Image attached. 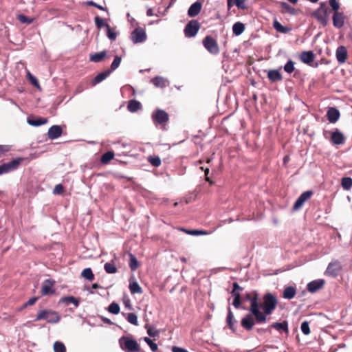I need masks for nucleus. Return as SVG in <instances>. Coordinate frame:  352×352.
<instances>
[{
	"label": "nucleus",
	"instance_id": "1",
	"mask_svg": "<svg viewBox=\"0 0 352 352\" xmlns=\"http://www.w3.org/2000/svg\"><path fill=\"white\" fill-rule=\"evenodd\" d=\"M263 302L262 303L258 302V310L263 309V311H261L263 318L260 320L256 318L257 323L261 324L267 321V316L270 315L274 310L276 308L278 304V300L276 297L271 293H267L263 296Z\"/></svg>",
	"mask_w": 352,
	"mask_h": 352
},
{
	"label": "nucleus",
	"instance_id": "2",
	"mask_svg": "<svg viewBox=\"0 0 352 352\" xmlns=\"http://www.w3.org/2000/svg\"><path fill=\"white\" fill-rule=\"evenodd\" d=\"M243 299L250 302V307L249 309L254 316L258 320L263 318V314L261 310H258V299L259 294L257 291L254 290L251 292H248L244 295Z\"/></svg>",
	"mask_w": 352,
	"mask_h": 352
},
{
	"label": "nucleus",
	"instance_id": "3",
	"mask_svg": "<svg viewBox=\"0 0 352 352\" xmlns=\"http://www.w3.org/2000/svg\"><path fill=\"white\" fill-rule=\"evenodd\" d=\"M44 320L49 323L54 324L60 320V316L59 314L52 309H42L40 310L35 318V321Z\"/></svg>",
	"mask_w": 352,
	"mask_h": 352
},
{
	"label": "nucleus",
	"instance_id": "4",
	"mask_svg": "<svg viewBox=\"0 0 352 352\" xmlns=\"http://www.w3.org/2000/svg\"><path fill=\"white\" fill-rule=\"evenodd\" d=\"M119 344L121 349L125 352H140L139 344L129 337L122 336L119 340Z\"/></svg>",
	"mask_w": 352,
	"mask_h": 352
},
{
	"label": "nucleus",
	"instance_id": "5",
	"mask_svg": "<svg viewBox=\"0 0 352 352\" xmlns=\"http://www.w3.org/2000/svg\"><path fill=\"white\" fill-rule=\"evenodd\" d=\"M24 160L25 158L23 157H17L9 162L2 164L0 165V175L6 174L10 172L16 170L19 168Z\"/></svg>",
	"mask_w": 352,
	"mask_h": 352
},
{
	"label": "nucleus",
	"instance_id": "6",
	"mask_svg": "<svg viewBox=\"0 0 352 352\" xmlns=\"http://www.w3.org/2000/svg\"><path fill=\"white\" fill-rule=\"evenodd\" d=\"M328 8L326 6V3L324 2L320 3V7L315 10L312 16L315 17L320 24L324 27L328 23Z\"/></svg>",
	"mask_w": 352,
	"mask_h": 352
},
{
	"label": "nucleus",
	"instance_id": "7",
	"mask_svg": "<svg viewBox=\"0 0 352 352\" xmlns=\"http://www.w3.org/2000/svg\"><path fill=\"white\" fill-rule=\"evenodd\" d=\"M203 45L206 50L214 55L219 53V46L217 41L211 36H206L202 41Z\"/></svg>",
	"mask_w": 352,
	"mask_h": 352
},
{
	"label": "nucleus",
	"instance_id": "8",
	"mask_svg": "<svg viewBox=\"0 0 352 352\" xmlns=\"http://www.w3.org/2000/svg\"><path fill=\"white\" fill-rule=\"evenodd\" d=\"M201 25L198 21L192 19L185 26L184 32V35L187 38H192L197 35Z\"/></svg>",
	"mask_w": 352,
	"mask_h": 352
},
{
	"label": "nucleus",
	"instance_id": "9",
	"mask_svg": "<svg viewBox=\"0 0 352 352\" xmlns=\"http://www.w3.org/2000/svg\"><path fill=\"white\" fill-rule=\"evenodd\" d=\"M131 39L133 43H142L146 39V34L145 30L140 28H136L131 34Z\"/></svg>",
	"mask_w": 352,
	"mask_h": 352
},
{
	"label": "nucleus",
	"instance_id": "10",
	"mask_svg": "<svg viewBox=\"0 0 352 352\" xmlns=\"http://www.w3.org/2000/svg\"><path fill=\"white\" fill-rule=\"evenodd\" d=\"M341 270L342 266L340 263L337 260L333 261L329 263L324 274L326 276L336 277Z\"/></svg>",
	"mask_w": 352,
	"mask_h": 352
},
{
	"label": "nucleus",
	"instance_id": "11",
	"mask_svg": "<svg viewBox=\"0 0 352 352\" xmlns=\"http://www.w3.org/2000/svg\"><path fill=\"white\" fill-rule=\"evenodd\" d=\"M152 119L155 123L164 124H166L169 119L168 113L162 109H157L152 114Z\"/></svg>",
	"mask_w": 352,
	"mask_h": 352
},
{
	"label": "nucleus",
	"instance_id": "12",
	"mask_svg": "<svg viewBox=\"0 0 352 352\" xmlns=\"http://www.w3.org/2000/svg\"><path fill=\"white\" fill-rule=\"evenodd\" d=\"M313 194L314 192L311 190H307L302 192L294 203L293 206V210H299L303 206L305 202L311 197Z\"/></svg>",
	"mask_w": 352,
	"mask_h": 352
},
{
	"label": "nucleus",
	"instance_id": "13",
	"mask_svg": "<svg viewBox=\"0 0 352 352\" xmlns=\"http://www.w3.org/2000/svg\"><path fill=\"white\" fill-rule=\"evenodd\" d=\"M256 320V317L251 312L241 319V326L248 331L252 329Z\"/></svg>",
	"mask_w": 352,
	"mask_h": 352
},
{
	"label": "nucleus",
	"instance_id": "14",
	"mask_svg": "<svg viewBox=\"0 0 352 352\" xmlns=\"http://www.w3.org/2000/svg\"><path fill=\"white\" fill-rule=\"evenodd\" d=\"M54 280L50 279L45 280L41 286V294L43 296L53 294L55 292L54 289Z\"/></svg>",
	"mask_w": 352,
	"mask_h": 352
},
{
	"label": "nucleus",
	"instance_id": "15",
	"mask_svg": "<svg viewBox=\"0 0 352 352\" xmlns=\"http://www.w3.org/2000/svg\"><path fill=\"white\" fill-rule=\"evenodd\" d=\"M332 20L335 28H341L344 24L345 16L342 12H333Z\"/></svg>",
	"mask_w": 352,
	"mask_h": 352
},
{
	"label": "nucleus",
	"instance_id": "16",
	"mask_svg": "<svg viewBox=\"0 0 352 352\" xmlns=\"http://www.w3.org/2000/svg\"><path fill=\"white\" fill-rule=\"evenodd\" d=\"M315 58V54L312 51H304L299 55V59L301 62L308 65L312 66V63Z\"/></svg>",
	"mask_w": 352,
	"mask_h": 352
},
{
	"label": "nucleus",
	"instance_id": "17",
	"mask_svg": "<svg viewBox=\"0 0 352 352\" xmlns=\"http://www.w3.org/2000/svg\"><path fill=\"white\" fill-rule=\"evenodd\" d=\"M325 284L323 279H318L313 280L307 284V289L311 293H315L322 289Z\"/></svg>",
	"mask_w": 352,
	"mask_h": 352
},
{
	"label": "nucleus",
	"instance_id": "18",
	"mask_svg": "<svg viewBox=\"0 0 352 352\" xmlns=\"http://www.w3.org/2000/svg\"><path fill=\"white\" fill-rule=\"evenodd\" d=\"M336 56L339 63L343 64L346 62L348 56L346 48L343 46H339L336 51Z\"/></svg>",
	"mask_w": 352,
	"mask_h": 352
},
{
	"label": "nucleus",
	"instance_id": "19",
	"mask_svg": "<svg viewBox=\"0 0 352 352\" xmlns=\"http://www.w3.org/2000/svg\"><path fill=\"white\" fill-rule=\"evenodd\" d=\"M280 12L282 14H289L290 15H297L299 12L298 9L292 7L286 2H280Z\"/></svg>",
	"mask_w": 352,
	"mask_h": 352
},
{
	"label": "nucleus",
	"instance_id": "20",
	"mask_svg": "<svg viewBox=\"0 0 352 352\" xmlns=\"http://www.w3.org/2000/svg\"><path fill=\"white\" fill-rule=\"evenodd\" d=\"M340 111L336 107H330L327 110V117L329 122L336 123L340 118Z\"/></svg>",
	"mask_w": 352,
	"mask_h": 352
},
{
	"label": "nucleus",
	"instance_id": "21",
	"mask_svg": "<svg viewBox=\"0 0 352 352\" xmlns=\"http://www.w3.org/2000/svg\"><path fill=\"white\" fill-rule=\"evenodd\" d=\"M62 133L63 130L59 125H53L49 129L47 135L50 140H54L60 137Z\"/></svg>",
	"mask_w": 352,
	"mask_h": 352
},
{
	"label": "nucleus",
	"instance_id": "22",
	"mask_svg": "<svg viewBox=\"0 0 352 352\" xmlns=\"http://www.w3.org/2000/svg\"><path fill=\"white\" fill-rule=\"evenodd\" d=\"M202 8V4L199 1H196L193 3L188 10V15L190 17H195L197 16L201 12Z\"/></svg>",
	"mask_w": 352,
	"mask_h": 352
},
{
	"label": "nucleus",
	"instance_id": "23",
	"mask_svg": "<svg viewBox=\"0 0 352 352\" xmlns=\"http://www.w3.org/2000/svg\"><path fill=\"white\" fill-rule=\"evenodd\" d=\"M267 78L271 82H279L283 80V76L278 69H271L267 72Z\"/></svg>",
	"mask_w": 352,
	"mask_h": 352
},
{
	"label": "nucleus",
	"instance_id": "24",
	"mask_svg": "<svg viewBox=\"0 0 352 352\" xmlns=\"http://www.w3.org/2000/svg\"><path fill=\"white\" fill-rule=\"evenodd\" d=\"M47 122V118L41 117H30L28 118V123L32 126H38Z\"/></svg>",
	"mask_w": 352,
	"mask_h": 352
},
{
	"label": "nucleus",
	"instance_id": "25",
	"mask_svg": "<svg viewBox=\"0 0 352 352\" xmlns=\"http://www.w3.org/2000/svg\"><path fill=\"white\" fill-rule=\"evenodd\" d=\"M296 294V288L292 286H289L284 289L283 292V297L285 299L291 300L294 298Z\"/></svg>",
	"mask_w": 352,
	"mask_h": 352
},
{
	"label": "nucleus",
	"instance_id": "26",
	"mask_svg": "<svg viewBox=\"0 0 352 352\" xmlns=\"http://www.w3.org/2000/svg\"><path fill=\"white\" fill-rule=\"evenodd\" d=\"M273 28L280 33L287 34L291 32L292 28L287 26H283L279 21L274 20L273 21Z\"/></svg>",
	"mask_w": 352,
	"mask_h": 352
},
{
	"label": "nucleus",
	"instance_id": "27",
	"mask_svg": "<svg viewBox=\"0 0 352 352\" xmlns=\"http://www.w3.org/2000/svg\"><path fill=\"white\" fill-rule=\"evenodd\" d=\"M111 73V70H106L100 73L92 80L91 85L94 86L100 83V82L104 80Z\"/></svg>",
	"mask_w": 352,
	"mask_h": 352
},
{
	"label": "nucleus",
	"instance_id": "28",
	"mask_svg": "<svg viewBox=\"0 0 352 352\" xmlns=\"http://www.w3.org/2000/svg\"><path fill=\"white\" fill-rule=\"evenodd\" d=\"M331 140L335 144H341L344 142V138L341 132L336 130L331 133Z\"/></svg>",
	"mask_w": 352,
	"mask_h": 352
},
{
	"label": "nucleus",
	"instance_id": "29",
	"mask_svg": "<svg viewBox=\"0 0 352 352\" xmlns=\"http://www.w3.org/2000/svg\"><path fill=\"white\" fill-rule=\"evenodd\" d=\"M271 327H272L278 331H283L285 332L286 334H288V333H289L288 322L286 320H285L282 322H274L271 324Z\"/></svg>",
	"mask_w": 352,
	"mask_h": 352
},
{
	"label": "nucleus",
	"instance_id": "30",
	"mask_svg": "<svg viewBox=\"0 0 352 352\" xmlns=\"http://www.w3.org/2000/svg\"><path fill=\"white\" fill-rule=\"evenodd\" d=\"M151 81L157 87L163 88L167 86V80L161 76L155 77Z\"/></svg>",
	"mask_w": 352,
	"mask_h": 352
},
{
	"label": "nucleus",
	"instance_id": "31",
	"mask_svg": "<svg viewBox=\"0 0 352 352\" xmlns=\"http://www.w3.org/2000/svg\"><path fill=\"white\" fill-rule=\"evenodd\" d=\"M129 289L132 294H142L143 292V290L142 287L140 286V285L135 280L130 281L129 283Z\"/></svg>",
	"mask_w": 352,
	"mask_h": 352
},
{
	"label": "nucleus",
	"instance_id": "32",
	"mask_svg": "<svg viewBox=\"0 0 352 352\" xmlns=\"http://www.w3.org/2000/svg\"><path fill=\"white\" fill-rule=\"evenodd\" d=\"M141 108V103L135 100H131L129 102L127 109L131 112H136Z\"/></svg>",
	"mask_w": 352,
	"mask_h": 352
},
{
	"label": "nucleus",
	"instance_id": "33",
	"mask_svg": "<svg viewBox=\"0 0 352 352\" xmlns=\"http://www.w3.org/2000/svg\"><path fill=\"white\" fill-rule=\"evenodd\" d=\"M245 30V25L241 22H236L232 26L233 33L236 36L241 35Z\"/></svg>",
	"mask_w": 352,
	"mask_h": 352
},
{
	"label": "nucleus",
	"instance_id": "34",
	"mask_svg": "<svg viewBox=\"0 0 352 352\" xmlns=\"http://www.w3.org/2000/svg\"><path fill=\"white\" fill-rule=\"evenodd\" d=\"M107 53L105 51H102L98 53H96L90 56V60L94 63H98L102 61L106 56Z\"/></svg>",
	"mask_w": 352,
	"mask_h": 352
},
{
	"label": "nucleus",
	"instance_id": "35",
	"mask_svg": "<svg viewBox=\"0 0 352 352\" xmlns=\"http://www.w3.org/2000/svg\"><path fill=\"white\" fill-rule=\"evenodd\" d=\"M81 276L89 281L94 280L95 278L91 269L89 267L84 269L81 272Z\"/></svg>",
	"mask_w": 352,
	"mask_h": 352
},
{
	"label": "nucleus",
	"instance_id": "36",
	"mask_svg": "<svg viewBox=\"0 0 352 352\" xmlns=\"http://www.w3.org/2000/svg\"><path fill=\"white\" fill-rule=\"evenodd\" d=\"M114 157V153L113 151H108L104 153L101 157V163L104 164H108Z\"/></svg>",
	"mask_w": 352,
	"mask_h": 352
},
{
	"label": "nucleus",
	"instance_id": "37",
	"mask_svg": "<svg viewBox=\"0 0 352 352\" xmlns=\"http://www.w3.org/2000/svg\"><path fill=\"white\" fill-rule=\"evenodd\" d=\"M182 230L186 232V234L194 236L207 235L208 234L207 231L201 230H187L185 228H182Z\"/></svg>",
	"mask_w": 352,
	"mask_h": 352
},
{
	"label": "nucleus",
	"instance_id": "38",
	"mask_svg": "<svg viewBox=\"0 0 352 352\" xmlns=\"http://www.w3.org/2000/svg\"><path fill=\"white\" fill-rule=\"evenodd\" d=\"M129 267L132 271H135L139 267V263L136 258V257L132 254H129Z\"/></svg>",
	"mask_w": 352,
	"mask_h": 352
},
{
	"label": "nucleus",
	"instance_id": "39",
	"mask_svg": "<svg viewBox=\"0 0 352 352\" xmlns=\"http://www.w3.org/2000/svg\"><path fill=\"white\" fill-rule=\"evenodd\" d=\"M107 28V36L111 41H115L117 37V33L114 28L110 27L109 24H105Z\"/></svg>",
	"mask_w": 352,
	"mask_h": 352
},
{
	"label": "nucleus",
	"instance_id": "40",
	"mask_svg": "<svg viewBox=\"0 0 352 352\" xmlns=\"http://www.w3.org/2000/svg\"><path fill=\"white\" fill-rule=\"evenodd\" d=\"M104 269L108 274H114L118 271L117 267L115 266L113 262L106 263L104 265Z\"/></svg>",
	"mask_w": 352,
	"mask_h": 352
},
{
	"label": "nucleus",
	"instance_id": "41",
	"mask_svg": "<svg viewBox=\"0 0 352 352\" xmlns=\"http://www.w3.org/2000/svg\"><path fill=\"white\" fill-rule=\"evenodd\" d=\"M62 301L65 304L73 303L76 307L79 305V300L74 296H68L62 298Z\"/></svg>",
	"mask_w": 352,
	"mask_h": 352
},
{
	"label": "nucleus",
	"instance_id": "42",
	"mask_svg": "<svg viewBox=\"0 0 352 352\" xmlns=\"http://www.w3.org/2000/svg\"><path fill=\"white\" fill-rule=\"evenodd\" d=\"M341 185L344 190H349L352 187V178L348 177H343Z\"/></svg>",
	"mask_w": 352,
	"mask_h": 352
},
{
	"label": "nucleus",
	"instance_id": "43",
	"mask_svg": "<svg viewBox=\"0 0 352 352\" xmlns=\"http://www.w3.org/2000/svg\"><path fill=\"white\" fill-rule=\"evenodd\" d=\"M234 320L233 313L232 312L230 308H228V315L226 318V322L230 329L234 330Z\"/></svg>",
	"mask_w": 352,
	"mask_h": 352
},
{
	"label": "nucleus",
	"instance_id": "44",
	"mask_svg": "<svg viewBox=\"0 0 352 352\" xmlns=\"http://www.w3.org/2000/svg\"><path fill=\"white\" fill-rule=\"evenodd\" d=\"M148 162L155 167H158L161 165L162 161L158 156H149L148 157Z\"/></svg>",
	"mask_w": 352,
	"mask_h": 352
},
{
	"label": "nucleus",
	"instance_id": "45",
	"mask_svg": "<svg viewBox=\"0 0 352 352\" xmlns=\"http://www.w3.org/2000/svg\"><path fill=\"white\" fill-rule=\"evenodd\" d=\"M54 352H66V347L61 342H55L54 344Z\"/></svg>",
	"mask_w": 352,
	"mask_h": 352
},
{
	"label": "nucleus",
	"instance_id": "46",
	"mask_svg": "<svg viewBox=\"0 0 352 352\" xmlns=\"http://www.w3.org/2000/svg\"><path fill=\"white\" fill-rule=\"evenodd\" d=\"M126 320L129 322L134 325H138L137 315L134 313H129L126 315Z\"/></svg>",
	"mask_w": 352,
	"mask_h": 352
},
{
	"label": "nucleus",
	"instance_id": "47",
	"mask_svg": "<svg viewBox=\"0 0 352 352\" xmlns=\"http://www.w3.org/2000/svg\"><path fill=\"white\" fill-rule=\"evenodd\" d=\"M234 297V300L232 302L233 306L238 309L241 307V296L240 294H231Z\"/></svg>",
	"mask_w": 352,
	"mask_h": 352
},
{
	"label": "nucleus",
	"instance_id": "48",
	"mask_svg": "<svg viewBox=\"0 0 352 352\" xmlns=\"http://www.w3.org/2000/svg\"><path fill=\"white\" fill-rule=\"evenodd\" d=\"M294 62L292 60H289L284 66L285 72L291 74L294 71Z\"/></svg>",
	"mask_w": 352,
	"mask_h": 352
},
{
	"label": "nucleus",
	"instance_id": "49",
	"mask_svg": "<svg viewBox=\"0 0 352 352\" xmlns=\"http://www.w3.org/2000/svg\"><path fill=\"white\" fill-rule=\"evenodd\" d=\"M108 311L113 314H118L120 312V306L116 302H112L108 307Z\"/></svg>",
	"mask_w": 352,
	"mask_h": 352
},
{
	"label": "nucleus",
	"instance_id": "50",
	"mask_svg": "<svg viewBox=\"0 0 352 352\" xmlns=\"http://www.w3.org/2000/svg\"><path fill=\"white\" fill-rule=\"evenodd\" d=\"M144 340L150 346L152 351L156 352L157 351L158 346H157V344H155V342H153L152 340H151L148 337H145L144 338Z\"/></svg>",
	"mask_w": 352,
	"mask_h": 352
},
{
	"label": "nucleus",
	"instance_id": "51",
	"mask_svg": "<svg viewBox=\"0 0 352 352\" xmlns=\"http://www.w3.org/2000/svg\"><path fill=\"white\" fill-rule=\"evenodd\" d=\"M18 19L21 23L26 24H31L34 21V19L29 18L23 14H19L18 16Z\"/></svg>",
	"mask_w": 352,
	"mask_h": 352
},
{
	"label": "nucleus",
	"instance_id": "52",
	"mask_svg": "<svg viewBox=\"0 0 352 352\" xmlns=\"http://www.w3.org/2000/svg\"><path fill=\"white\" fill-rule=\"evenodd\" d=\"M121 63V57L116 56L111 63V69L109 70L114 71L116 69Z\"/></svg>",
	"mask_w": 352,
	"mask_h": 352
},
{
	"label": "nucleus",
	"instance_id": "53",
	"mask_svg": "<svg viewBox=\"0 0 352 352\" xmlns=\"http://www.w3.org/2000/svg\"><path fill=\"white\" fill-rule=\"evenodd\" d=\"M145 328L147 329V333L151 337H155L159 335V331L154 329L152 327L146 324Z\"/></svg>",
	"mask_w": 352,
	"mask_h": 352
},
{
	"label": "nucleus",
	"instance_id": "54",
	"mask_svg": "<svg viewBox=\"0 0 352 352\" xmlns=\"http://www.w3.org/2000/svg\"><path fill=\"white\" fill-rule=\"evenodd\" d=\"M301 331L305 335H309L310 333V329L309 326V322L307 321H304L301 324Z\"/></svg>",
	"mask_w": 352,
	"mask_h": 352
},
{
	"label": "nucleus",
	"instance_id": "55",
	"mask_svg": "<svg viewBox=\"0 0 352 352\" xmlns=\"http://www.w3.org/2000/svg\"><path fill=\"white\" fill-rule=\"evenodd\" d=\"M246 0H234V5L241 10H247Z\"/></svg>",
	"mask_w": 352,
	"mask_h": 352
},
{
	"label": "nucleus",
	"instance_id": "56",
	"mask_svg": "<svg viewBox=\"0 0 352 352\" xmlns=\"http://www.w3.org/2000/svg\"><path fill=\"white\" fill-rule=\"evenodd\" d=\"M11 150L9 145L0 144V158L4 156L7 153Z\"/></svg>",
	"mask_w": 352,
	"mask_h": 352
},
{
	"label": "nucleus",
	"instance_id": "57",
	"mask_svg": "<svg viewBox=\"0 0 352 352\" xmlns=\"http://www.w3.org/2000/svg\"><path fill=\"white\" fill-rule=\"evenodd\" d=\"M329 5L332 10L335 12H338L340 9V3L337 0H329Z\"/></svg>",
	"mask_w": 352,
	"mask_h": 352
},
{
	"label": "nucleus",
	"instance_id": "58",
	"mask_svg": "<svg viewBox=\"0 0 352 352\" xmlns=\"http://www.w3.org/2000/svg\"><path fill=\"white\" fill-rule=\"evenodd\" d=\"M94 22H95L96 26L98 29H100L103 26H105V24H106L104 23L103 19L98 16H97L94 18Z\"/></svg>",
	"mask_w": 352,
	"mask_h": 352
},
{
	"label": "nucleus",
	"instance_id": "59",
	"mask_svg": "<svg viewBox=\"0 0 352 352\" xmlns=\"http://www.w3.org/2000/svg\"><path fill=\"white\" fill-rule=\"evenodd\" d=\"M28 79L30 80V82L35 87H39V83L38 80L33 76L30 72L28 73Z\"/></svg>",
	"mask_w": 352,
	"mask_h": 352
},
{
	"label": "nucleus",
	"instance_id": "60",
	"mask_svg": "<svg viewBox=\"0 0 352 352\" xmlns=\"http://www.w3.org/2000/svg\"><path fill=\"white\" fill-rule=\"evenodd\" d=\"M233 289L231 292V294H240L239 292L242 291L243 288L241 287L237 283H233L232 284Z\"/></svg>",
	"mask_w": 352,
	"mask_h": 352
},
{
	"label": "nucleus",
	"instance_id": "61",
	"mask_svg": "<svg viewBox=\"0 0 352 352\" xmlns=\"http://www.w3.org/2000/svg\"><path fill=\"white\" fill-rule=\"evenodd\" d=\"M64 192V187L62 184H58L54 187V193L60 195Z\"/></svg>",
	"mask_w": 352,
	"mask_h": 352
},
{
	"label": "nucleus",
	"instance_id": "62",
	"mask_svg": "<svg viewBox=\"0 0 352 352\" xmlns=\"http://www.w3.org/2000/svg\"><path fill=\"white\" fill-rule=\"evenodd\" d=\"M38 300L37 297H32L30 298L23 305L24 307H26L28 306H32L36 303V302Z\"/></svg>",
	"mask_w": 352,
	"mask_h": 352
},
{
	"label": "nucleus",
	"instance_id": "63",
	"mask_svg": "<svg viewBox=\"0 0 352 352\" xmlns=\"http://www.w3.org/2000/svg\"><path fill=\"white\" fill-rule=\"evenodd\" d=\"M172 351L173 352H188L187 350H186L183 348H180V347L175 346L172 347Z\"/></svg>",
	"mask_w": 352,
	"mask_h": 352
},
{
	"label": "nucleus",
	"instance_id": "64",
	"mask_svg": "<svg viewBox=\"0 0 352 352\" xmlns=\"http://www.w3.org/2000/svg\"><path fill=\"white\" fill-rule=\"evenodd\" d=\"M208 173H209V168H206L205 169V177H206V180L207 182H208L210 184H213V182L210 180V179L208 177Z\"/></svg>",
	"mask_w": 352,
	"mask_h": 352
}]
</instances>
